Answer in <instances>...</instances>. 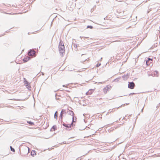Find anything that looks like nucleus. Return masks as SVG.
Masks as SVG:
<instances>
[{
    "instance_id": "1a4fd4ad",
    "label": "nucleus",
    "mask_w": 160,
    "mask_h": 160,
    "mask_svg": "<svg viewBox=\"0 0 160 160\" xmlns=\"http://www.w3.org/2000/svg\"><path fill=\"white\" fill-rule=\"evenodd\" d=\"M36 155V152L35 150H32L31 152V155L34 157Z\"/></svg>"
},
{
    "instance_id": "f3484780",
    "label": "nucleus",
    "mask_w": 160,
    "mask_h": 160,
    "mask_svg": "<svg viewBox=\"0 0 160 160\" xmlns=\"http://www.w3.org/2000/svg\"><path fill=\"white\" fill-rule=\"evenodd\" d=\"M100 65H101V64H100V63H99V64H98L97 65V67H99Z\"/></svg>"
},
{
    "instance_id": "7ed1b4c3",
    "label": "nucleus",
    "mask_w": 160,
    "mask_h": 160,
    "mask_svg": "<svg viewBox=\"0 0 160 160\" xmlns=\"http://www.w3.org/2000/svg\"><path fill=\"white\" fill-rule=\"evenodd\" d=\"M135 86L134 83L133 82H129L128 88L131 89H133Z\"/></svg>"
},
{
    "instance_id": "4468645a",
    "label": "nucleus",
    "mask_w": 160,
    "mask_h": 160,
    "mask_svg": "<svg viewBox=\"0 0 160 160\" xmlns=\"http://www.w3.org/2000/svg\"><path fill=\"white\" fill-rule=\"evenodd\" d=\"M56 128H57V127L56 126H54L52 128V129H53L54 130V131L56 129Z\"/></svg>"
},
{
    "instance_id": "dca6fc26",
    "label": "nucleus",
    "mask_w": 160,
    "mask_h": 160,
    "mask_svg": "<svg viewBox=\"0 0 160 160\" xmlns=\"http://www.w3.org/2000/svg\"><path fill=\"white\" fill-rule=\"evenodd\" d=\"M10 148H11V150L12 151H13V152L15 151L14 149L11 146L10 147Z\"/></svg>"
},
{
    "instance_id": "0eeeda50",
    "label": "nucleus",
    "mask_w": 160,
    "mask_h": 160,
    "mask_svg": "<svg viewBox=\"0 0 160 160\" xmlns=\"http://www.w3.org/2000/svg\"><path fill=\"white\" fill-rule=\"evenodd\" d=\"M67 113H68V114H70L72 116H73L72 119L73 120V116L74 115V113L72 111L69 110V111H67Z\"/></svg>"
},
{
    "instance_id": "f257e3e1",
    "label": "nucleus",
    "mask_w": 160,
    "mask_h": 160,
    "mask_svg": "<svg viewBox=\"0 0 160 160\" xmlns=\"http://www.w3.org/2000/svg\"><path fill=\"white\" fill-rule=\"evenodd\" d=\"M59 51L61 56H63L65 53V48L64 44L61 40L60 41L59 45Z\"/></svg>"
},
{
    "instance_id": "423d86ee",
    "label": "nucleus",
    "mask_w": 160,
    "mask_h": 160,
    "mask_svg": "<svg viewBox=\"0 0 160 160\" xmlns=\"http://www.w3.org/2000/svg\"><path fill=\"white\" fill-rule=\"evenodd\" d=\"M95 90L94 89H91L89 90L88 92H87L86 93V95H90L93 92V91Z\"/></svg>"
},
{
    "instance_id": "39448f33",
    "label": "nucleus",
    "mask_w": 160,
    "mask_h": 160,
    "mask_svg": "<svg viewBox=\"0 0 160 160\" xmlns=\"http://www.w3.org/2000/svg\"><path fill=\"white\" fill-rule=\"evenodd\" d=\"M35 52L34 50H30L28 53V55L29 56H35Z\"/></svg>"
},
{
    "instance_id": "aec40b11",
    "label": "nucleus",
    "mask_w": 160,
    "mask_h": 160,
    "mask_svg": "<svg viewBox=\"0 0 160 160\" xmlns=\"http://www.w3.org/2000/svg\"><path fill=\"white\" fill-rule=\"evenodd\" d=\"M18 59H16V60H17Z\"/></svg>"
},
{
    "instance_id": "6ab92c4d",
    "label": "nucleus",
    "mask_w": 160,
    "mask_h": 160,
    "mask_svg": "<svg viewBox=\"0 0 160 160\" xmlns=\"http://www.w3.org/2000/svg\"><path fill=\"white\" fill-rule=\"evenodd\" d=\"M134 94H135L134 93H131L130 94H129V95H133Z\"/></svg>"
},
{
    "instance_id": "ddd939ff",
    "label": "nucleus",
    "mask_w": 160,
    "mask_h": 160,
    "mask_svg": "<svg viewBox=\"0 0 160 160\" xmlns=\"http://www.w3.org/2000/svg\"><path fill=\"white\" fill-rule=\"evenodd\" d=\"M58 117V112H56L54 114L55 118H57Z\"/></svg>"
},
{
    "instance_id": "f03ea898",
    "label": "nucleus",
    "mask_w": 160,
    "mask_h": 160,
    "mask_svg": "<svg viewBox=\"0 0 160 160\" xmlns=\"http://www.w3.org/2000/svg\"><path fill=\"white\" fill-rule=\"evenodd\" d=\"M30 150V149L28 147L25 146L20 150V153L21 155L25 156L28 154Z\"/></svg>"
},
{
    "instance_id": "9b49d317",
    "label": "nucleus",
    "mask_w": 160,
    "mask_h": 160,
    "mask_svg": "<svg viewBox=\"0 0 160 160\" xmlns=\"http://www.w3.org/2000/svg\"><path fill=\"white\" fill-rule=\"evenodd\" d=\"M28 123L31 125H34L33 122H31L30 121H28Z\"/></svg>"
},
{
    "instance_id": "a211bd4d",
    "label": "nucleus",
    "mask_w": 160,
    "mask_h": 160,
    "mask_svg": "<svg viewBox=\"0 0 160 160\" xmlns=\"http://www.w3.org/2000/svg\"><path fill=\"white\" fill-rule=\"evenodd\" d=\"M64 111L63 110H62V111L61 112V114L62 115V113Z\"/></svg>"
},
{
    "instance_id": "2eb2a0df",
    "label": "nucleus",
    "mask_w": 160,
    "mask_h": 160,
    "mask_svg": "<svg viewBox=\"0 0 160 160\" xmlns=\"http://www.w3.org/2000/svg\"><path fill=\"white\" fill-rule=\"evenodd\" d=\"M87 28L92 29V27L91 26H88L87 27Z\"/></svg>"
},
{
    "instance_id": "6e6552de",
    "label": "nucleus",
    "mask_w": 160,
    "mask_h": 160,
    "mask_svg": "<svg viewBox=\"0 0 160 160\" xmlns=\"http://www.w3.org/2000/svg\"><path fill=\"white\" fill-rule=\"evenodd\" d=\"M72 123V122L71 124H69L68 125H67V124H66L65 123H63V126H65V127H67L68 128H71V127Z\"/></svg>"
},
{
    "instance_id": "20e7f679",
    "label": "nucleus",
    "mask_w": 160,
    "mask_h": 160,
    "mask_svg": "<svg viewBox=\"0 0 160 160\" xmlns=\"http://www.w3.org/2000/svg\"><path fill=\"white\" fill-rule=\"evenodd\" d=\"M152 59H151L150 58H148V60H147L146 61V65L148 66L150 65L151 64H152Z\"/></svg>"
},
{
    "instance_id": "f8f14e48",
    "label": "nucleus",
    "mask_w": 160,
    "mask_h": 160,
    "mask_svg": "<svg viewBox=\"0 0 160 160\" xmlns=\"http://www.w3.org/2000/svg\"><path fill=\"white\" fill-rule=\"evenodd\" d=\"M108 88L107 87H106L103 90L104 91V92H105V93H106L107 92V91L108 90Z\"/></svg>"
},
{
    "instance_id": "9d476101",
    "label": "nucleus",
    "mask_w": 160,
    "mask_h": 160,
    "mask_svg": "<svg viewBox=\"0 0 160 160\" xmlns=\"http://www.w3.org/2000/svg\"><path fill=\"white\" fill-rule=\"evenodd\" d=\"M30 58L29 57H27L26 58L23 59V61L24 62H26L28 61L30 59Z\"/></svg>"
}]
</instances>
